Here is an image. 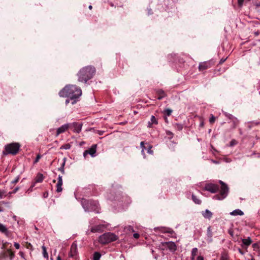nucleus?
I'll return each instance as SVG.
<instances>
[{
	"mask_svg": "<svg viewBox=\"0 0 260 260\" xmlns=\"http://www.w3.org/2000/svg\"><path fill=\"white\" fill-rule=\"evenodd\" d=\"M59 94L60 96L70 98L73 105L81 95L82 91L80 88L76 85H67L59 92Z\"/></svg>",
	"mask_w": 260,
	"mask_h": 260,
	"instance_id": "nucleus-1",
	"label": "nucleus"
},
{
	"mask_svg": "<svg viewBox=\"0 0 260 260\" xmlns=\"http://www.w3.org/2000/svg\"><path fill=\"white\" fill-rule=\"evenodd\" d=\"M95 72L93 67L87 66L81 69L78 73V81L84 83L91 79Z\"/></svg>",
	"mask_w": 260,
	"mask_h": 260,
	"instance_id": "nucleus-2",
	"label": "nucleus"
},
{
	"mask_svg": "<svg viewBox=\"0 0 260 260\" xmlns=\"http://www.w3.org/2000/svg\"><path fill=\"white\" fill-rule=\"evenodd\" d=\"M81 204L85 211H94L99 213V204L96 201L83 199Z\"/></svg>",
	"mask_w": 260,
	"mask_h": 260,
	"instance_id": "nucleus-3",
	"label": "nucleus"
},
{
	"mask_svg": "<svg viewBox=\"0 0 260 260\" xmlns=\"http://www.w3.org/2000/svg\"><path fill=\"white\" fill-rule=\"evenodd\" d=\"M20 147V145L18 143H12L5 146V151H3L4 155L9 154L15 155L16 154Z\"/></svg>",
	"mask_w": 260,
	"mask_h": 260,
	"instance_id": "nucleus-4",
	"label": "nucleus"
},
{
	"mask_svg": "<svg viewBox=\"0 0 260 260\" xmlns=\"http://www.w3.org/2000/svg\"><path fill=\"white\" fill-rule=\"evenodd\" d=\"M117 239V236L115 234L111 233H106L99 237V241L101 243L106 244L116 241Z\"/></svg>",
	"mask_w": 260,
	"mask_h": 260,
	"instance_id": "nucleus-5",
	"label": "nucleus"
},
{
	"mask_svg": "<svg viewBox=\"0 0 260 260\" xmlns=\"http://www.w3.org/2000/svg\"><path fill=\"white\" fill-rule=\"evenodd\" d=\"M219 183L221 185L220 193L214 196L213 199L214 200H222L226 197L229 192V188L228 186L221 180L219 181Z\"/></svg>",
	"mask_w": 260,
	"mask_h": 260,
	"instance_id": "nucleus-6",
	"label": "nucleus"
},
{
	"mask_svg": "<svg viewBox=\"0 0 260 260\" xmlns=\"http://www.w3.org/2000/svg\"><path fill=\"white\" fill-rule=\"evenodd\" d=\"M218 186L215 184H207L205 186V190L208 191L211 193H215L218 190Z\"/></svg>",
	"mask_w": 260,
	"mask_h": 260,
	"instance_id": "nucleus-7",
	"label": "nucleus"
},
{
	"mask_svg": "<svg viewBox=\"0 0 260 260\" xmlns=\"http://www.w3.org/2000/svg\"><path fill=\"white\" fill-rule=\"evenodd\" d=\"M78 254L77 245L75 243H73L71 247L69 256L71 257L76 258Z\"/></svg>",
	"mask_w": 260,
	"mask_h": 260,
	"instance_id": "nucleus-8",
	"label": "nucleus"
},
{
	"mask_svg": "<svg viewBox=\"0 0 260 260\" xmlns=\"http://www.w3.org/2000/svg\"><path fill=\"white\" fill-rule=\"evenodd\" d=\"M70 126V124L66 123L58 127L56 131V136L66 132L69 128Z\"/></svg>",
	"mask_w": 260,
	"mask_h": 260,
	"instance_id": "nucleus-9",
	"label": "nucleus"
},
{
	"mask_svg": "<svg viewBox=\"0 0 260 260\" xmlns=\"http://www.w3.org/2000/svg\"><path fill=\"white\" fill-rule=\"evenodd\" d=\"M96 149V145H92L88 150H86L84 152V156H85L86 154H89L92 157H94L95 156Z\"/></svg>",
	"mask_w": 260,
	"mask_h": 260,
	"instance_id": "nucleus-10",
	"label": "nucleus"
},
{
	"mask_svg": "<svg viewBox=\"0 0 260 260\" xmlns=\"http://www.w3.org/2000/svg\"><path fill=\"white\" fill-rule=\"evenodd\" d=\"M0 232L5 234L8 237L10 236L11 233L7 226L1 223H0Z\"/></svg>",
	"mask_w": 260,
	"mask_h": 260,
	"instance_id": "nucleus-11",
	"label": "nucleus"
},
{
	"mask_svg": "<svg viewBox=\"0 0 260 260\" xmlns=\"http://www.w3.org/2000/svg\"><path fill=\"white\" fill-rule=\"evenodd\" d=\"M211 67V63L210 62H203L199 64V69L200 71H203Z\"/></svg>",
	"mask_w": 260,
	"mask_h": 260,
	"instance_id": "nucleus-12",
	"label": "nucleus"
},
{
	"mask_svg": "<svg viewBox=\"0 0 260 260\" xmlns=\"http://www.w3.org/2000/svg\"><path fill=\"white\" fill-rule=\"evenodd\" d=\"M62 185V176L59 175L58 177L57 183L56 184V191L58 192H61L62 190L61 186Z\"/></svg>",
	"mask_w": 260,
	"mask_h": 260,
	"instance_id": "nucleus-13",
	"label": "nucleus"
},
{
	"mask_svg": "<svg viewBox=\"0 0 260 260\" xmlns=\"http://www.w3.org/2000/svg\"><path fill=\"white\" fill-rule=\"evenodd\" d=\"M104 228L105 226L103 224H99L94 226H91V232H101V231H102Z\"/></svg>",
	"mask_w": 260,
	"mask_h": 260,
	"instance_id": "nucleus-14",
	"label": "nucleus"
},
{
	"mask_svg": "<svg viewBox=\"0 0 260 260\" xmlns=\"http://www.w3.org/2000/svg\"><path fill=\"white\" fill-rule=\"evenodd\" d=\"M74 127L73 131L77 133H79L81 131L82 124L76 122H74L72 124Z\"/></svg>",
	"mask_w": 260,
	"mask_h": 260,
	"instance_id": "nucleus-15",
	"label": "nucleus"
},
{
	"mask_svg": "<svg viewBox=\"0 0 260 260\" xmlns=\"http://www.w3.org/2000/svg\"><path fill=\"white\" fill-rule=\"evenodd\" d=\"M224 115L229 119H231L232 120V121L233 122V124H234V127H235L236 125L238 123V119L236 117H234L232 115L229 114L228 113L225 112Z\"/></svg>",
	"mask_w": 260,
	"mask_h": 260,
	"instance_id": "nucleus-16",
	"label": "nucleus"
},
{
	"mask_svg": "<svg viewBox=\"0 0 260 260\" xmlns=\"http://www.w3.org/2000/svg\"><path fill=\"white\" fill-rule=\"evenodd\" d=\"M242 246L243 247H245V248H246L247 247L249 246L252 243V241H251L250 238H249V237H248L247 239H242Z\"/></svg>",
	"mask_w": 260,
	"mask_h": 260,
	"instance_id": "nucleus-17",
	"label": "nucleus"
},
{
	"mask_svg": "<svg viewBox=\"0 0 260 260\" xmlns=\"http://www.w3.org/2000/svg\"><path fill=\"white\" fill-rule=\"evenodd\" d=\"M158 229H159L160 232H161L162 233H170V234H172V233H174L173 231L170 228H163V227L155 228V230H158Z\"/></svg>",
	"mask_w": 260,
	"mask_h": 260,
	"instance_id": "nucleus-18",
	"label": "nucleus"
},
{
	"mask_svg": "<svg viewBox=\"0 0 260 260\" xmlns=\"http://www.w3.org/2000/svg\"><path fill=\"white\" fill-rule=\"evenodd\" d=\"M244 214V212L240 209H237L232 212H230V215L232 216H242Z\"/></svg>",
	"mask_w": 260,
	"mask_h": 260,
	"instance_id": "nucleus-19",
	"label": "nucleus"
},
{
	"mask_svg": "<svg viewBox=\"0 0 260 260\" xmlns=\"http://www.w3.org/2000/svg\"><path fill=\"white\" fill-rule=\"evenodd\" d=\"M203 216L207 219H210L212 216V213L208 209H206L204 212L202 213Z\"/></svg>",
	"mask_w": 260,
	"mask_h": 260,
	"instance_id": "nucleus-20",
	"label": "nucleus"
},
{
	"mask_svg": "<svg viewBox=\"0 0 260 260\" xmlns=\"http://www.w3.org/2000/svg\"><path fill=\"white\" fill-rule=\"evenodd\" d=\"M140 147H141V148L142 149L141 153L143 155V157L145 158L146 157V155H145V150H146V148L145 146V143H144V142L142 141V142H141V143H140Z\"/></svg>",
	"mask_w": 260,
	"mask_h": 260,
	"instance_id": "nucleus-21",
	"label": "nucleus"
},
{
	"mask_svg": "<svg viewBox=\"0 0 260 260\" xmlns=\"http://www.w3.org/2000/svg\"><path fill=\"white\" fill-rule=\"evenodd\" d=\"M140 147H141V148L142 149L141 153L143 155V157L145 158L146 157V155H145V150H146V148L145 146V143H144V142L142 141V142H141V143H140Z\"/></svg>",
	"mask_w": 260,
	"mask_h": 260,
	"instance_id": "nucleus-22",
	"label": "nucleus"
},
{
	"mask_svg": "<svg viewBox=\"0 0 260 260\" xmlns=\"http://www.w3.org/2000/svg\"><path fill=\"white\" fill-rule=\"evenodd\" d=\"M43 179V175L42 174L39 173L37 175L35 181L36 183L42 182Z\"/></svg>",
	"mask_w": 260,
	"mask_h": 260,
	"instance_id": "nucleus-23",
	"label": "nucleus"
},
{
	"mask_svg": "<svg viewBox=\"0 0 260 260\" xmlns=\"http://www.w3.org/2000/svg\"><path fill=\"white\" fill-rule=\"evenodd\" d=\"M192 200L193 201V202L196 204L200 205L201 204V200L198 198L194 194L192 195Z\"/></svg>",
	"mask_w": 260,
	"mask_h": 260,
	"instance_id": "nucleus-24",
	"label": "nucleus"
},
{
	"mask_svg": "<svg viewBox=\"0 0 260 260\" xmlns=\"http://www.w3.org/2000/svg\"><path fill=\"white\" fill-rule=\"evenodd\" d=\"M42 249L43 255L44 257L46 259H48V254L47 252L46 247L44 245H43L42 246Z\"/></svg>",
	"mask_w": 260,
	"mask_h": 260,
	"instance_id": "nucleus-25",
	"label": "nucleus"
},
{
	"mask_svg": "<svg viewBox=\"0 0 260 260\" xmlns=\"http://www.w3.org/2000/svg\"><path fill=\"white\" fill-rule=\"evenodd\" d=\"M101 254L98 252H95L93 255V260H100Z\"/></svg>",
	"mask_w": 260,
	"mask_h": 260,
	"instance_id": "nucleus-26",
	"label": "nucleus"
},
{
	"mask_svg": "<svg viewBox=\"0 0 260 260\" xmlns=\"http://www.w3.org/2000/svg\"><path fill=\"white\" fill-rule=\"evenodd\" d=\"M172 113V110L170 109H166L164 110V113L165 115L169 116H170Z\"/></svg>",
	"mask_w": 260,
	"mask_h": 260,
	"instance_id": "nucleus-27",
	"label": "nucleus"
},
{
	"mask_svg": "<svg viewBox=\"0 0 260 260\" xmlns=\"http://www.w3.org/2000/svg\"><path fill=\"white\" fill-rule=\"evenodd\" d=\"M60 148L61 149H65V150L70 149L71 148V145L69 144H66L65 145L61 146Z\"/></svg>",
	"mask_w": 260,
	"mask_h": 260,
	"instance_id": "nucleus-28",
	"label": "nucleus"
},
{
	"mask_svg": "<svg viewBox=\"0 0 260 260\" xmlns=\"http://www.w3.org/2000/svg\"><path fill=\"white\" fill-rule=\"evenodd\" d=\"M198 252V249L197 248H193L191 252V256H195L197 255V253Z\"/></svg>",
	"mask_w": 260,
	"mask_h": 260,
	"instance_id": "nucleus-29",
	"label": "nucleus"
},
{
	"mask_svg": "<svg viewBox=\"0 0 260 260\" xmlns=\"http://www.w3.org/2000/svg\"><path fill=\"white\" fill-rule=\"evenodd\" d=\"M124 230L125 231H129V232H134V230L133 228L132 227V226H131V225L126 226L124 228Z\"/></svg>",
	"mask_w": 260,
	"mask_h": 260,
	"instance_id": "nucleus-30",
	"label": "nucleus"
},
{
	"mask_svg": "<svg viewBox=\"0 0 260 260\" xmlns=\"http://www.w3.org/2000/svg\"><path fill=\"white\" fill-rule=\"evenodd\" d=\"M5 193L4 190H0V199H3L6 197Z\"/></svg>",
	"mask_w": 260,
	"mask_h": 260,
	"instance_id": "nucleus-31",
	"label": "nucleus"
},
{
	"mask_svg": "<svg viewBox=\"0 0 260 260\" xmlns=\"http://www.w3.org/2000/svg\"><path fill=\"white\" fill-rule=\"evenodd\" d=\"M237 144V141L236 140L233 139L230 142V146H231V147L234 146V145H236Z\"/></svg>",
	"mask_w": 260,
	"mask_h": 260,
	"instance_id": "nucleus-32",
	"label": "nucleus"
},
{
	"mask_svg": "<svg viewBox=\"0 0 260 260\" xmlns=\"http://www.w3.org/2000/svg\"><path fill=\"white\" fill-rule=\"evenodd\" d=\"M152 147V146L151 145H149L148 146V149H147V153L150 154H153V151L151 150Z\"/></svg>",
	"mask_w": 260,
	"mask_h": 260,
	"instance_id": "nucleus-33",
	"label": "nucleus"
},
{
	"mask_svg": "<svg viewBox=\"0 0 260 260\" xmlns=\"http://www.w3.org/2000/svg\"><path fill=\"white\" fill-rule=\"evenodd\" d=\"M151 123L156 124L157 123L155 116L153 115H152L151 117Z\"/></svg>",
	"mask_w": 260,
	"mask_h": 260,
	"instance_id": "nucleus-34",
	"label": "nucleus"
},
{
	"mask_svg": "<svg viewBox=\"0 0 260 260\" xmlns=\"http://www.w3.org/2000/svg\"><path fill=\"white\" fill-rule=\"evenodd\" d=\"M41 155L40 154H38L35 161H34V163L36 164V163L38 162L39 161V160H40V159L41 158Z\"/></svg>",
	"mask_w": 260,
	"mask_h": 260,
	"instance_id": "nucleus-35",
	"label": "nucleus"
},
{
	"mask_svg": "<svg viewBox=\"0 0 260 260\" xmlns=\"http://www.w3.org/2000/svg\"><path fill=\"white\" fill-rule=\"evenodd\" d=\"M215 120V117L212 115V116L209 119V121L211 123H213Z\"/></svg>",
	"mask_w": 260,
	"mask_h": 260,
	"instance_id": "nucleus-36",
	"label": "nucleus"
},
{
	"mask_svg": "<svg viewBox=\"0 0 260 260\" xmlns=\"http://www.w3.org/2000/svg\"><path fill=\"white\" fill-rule=\"evenodd\" d=\"M19 180V177H17L13 181H12V183L15 184L18 182Z\"/></svg>",
	"mask_w": 260,
	"mask_h": 260,
	"instance_id": "nucleus-37",
	"label": "nucleus"
},
{
	"mask_svg": "<svg viewBox=\"0 0 260 260\" xmlns=\"http://www.w3.org/2000/svg\"><path fill=\"white\" fill-rule=\"evenodd\" d=\"M14 245L16 249H18L20 248V245L18 243L15 242Z\"/></svg>",
	"mask_w": 260,
	"mask_h": 260,
	"instance_id": "nucleus-38",
	"label": "nucleus"
},
{
	"mask_svg": "<svg viewBox=\"0 0 260 260\" xmlns=\"http://www.w3.org/2000/svg\"><path fill=\"white\" fill-rule=\"evenodd\" d=\"M244 2V0H238V3L239 6H242Z\"/></svg>",
	"mask_w": 260,
	"mask_h": 260,
	"instance_id": "nucleus-39",
	"label": "nucleus"
},
{
	"mask_svg": "<svg viewBox=\"0 0 260 260\" xmlns=\"http://www.w3.org/2000/svg\"><path fill=\"white\" fill-rule=\"evenodd\" d=\"M66 158H63V161L62 162L60 167H64L65 164H66Z\"/></svg>",
	"mask_w": 260,
	"mask_h": 260,
	"instance_id": "nucleus-40",
	"label": "nucleus"
},
{
	"mask_svg": "<svg viewBox=\"0 0 260 260\" xmlns=\"http://www.w3.org/2000/svg\"><path fill=\"white\" fill-rule=\"evenodd\" d=\"M133 237L135 239H138L139 238V237H140V235L138 233H135L133 235Z\"/></svg>",
	"mask_w": 260,
	"mask_h": 260,
	"instance_id": "nucleus-41",
	"label": "nucleus"
},
{
	"mask_svg": "<svg viewBox=\"0 0 260 260\" xmlns=\"http://www.w3.org/2000/svg\"><path fill=\"white\" fill-rule=\"evenodd\" d=\"M58 170L60 171L62 173H64V167H60V168H58Z\"/></svg>",
	"mask_w": 260,
	"mask_h": 260,
	"instance_id": "nucleus-42",
	"label": "nucleus"
},
{
	"mask_svg": "<svg viewBox=\"0 0 260 260\" xmlns=\"http://www.w3.org/2000/svg\"><path fill=\"white\" fill-rule=\"evenodd\" d=\"M224 161H225L226 162H230L232 161V160L229 158H225L224 159Z\"/></svg>",
	"mask_w": 260,
	"mask_h": 260,
	"instance_id": "nucleus-43",
	"label": "nucleus"
},
{
	"mask_svg": "<svg viewBox=\"0 0 260 260\" xmlns=\"http://www.w3.org/2000/svg\"><path fill=\"white\" fill-rule=\"evenodd\" d=\"M196 260H204V258L203 256L200 255L197 257Z\"/></svg>",
	"mask_w": 260,
	"mask_h": 260,
	"instance_id": "nucleus-44",
	"label": "nucleus"
},
{
	"mask_svg": "<svg viewBox=\"0 0 260 260\" xmlns=\"http://www.w3.org/2000/svg\"><path fill=\"white\" fill-rule=\"evenodd\" d=\"M177 125L179 129L181 130L182 129V125L181 124H177Z\"/></svg>",
	"mask_w": 260,
	"mask_h": 260,
	"instance_id": "nucleus-45",
	"label": "nucleus"
},
{
	"mask_svg": "<svg viewBox=\"0 0 260 260\" xmlns=\"http://www.w3.org/2000/svg\"><path fill=\"white\" fill-rule=\"evenodd\" d=\"M19 190V187L15 188L13 191V193H15Z\"/></svg>",
	"mask_w": 260,
	"mask_h": 260,
	"instance_id": "nucleus-46",
	"label": "nucleus"
},
{
	"mask_svg": "<svg viewBox=\"0 0 260 260\" xmlns=\"http://www.w3.org/2000/svg\"><path fill=\"white\" fill-rule=\"evenodd\" d=\"M148 15H151L152 14V10L151 9H148Z\"/></svg>",
	"mask_w": 260,
	"mask_h": 260,
	"instance_id": "nucleus-47",
	"label": "nucleus"
},
{
	"mask_svg": "<svg viewBox=\"0 0 260 260\" xmlns=\"http://www.w3.org/2000/svg\"><path fill=\"white\" fill-rule=\"evenodd\" d=\"M225 60H226V59H221L220 60V63H223V62H224V61H225Z\"/></svg>",
	"mask_w": 260,
	"mask_h": 260,
	"instance_id": "nucleus-48",
	"label": "nucleus"
},
{
	"mask_svg": "<svg viewBox=\"0 0 260 260\" xmlns=\"http://www.w3.org/2000/svg\"><path fill=\"white\" fill-rule=\"evenodd\" d=\"M48 197V193L47 192H45L44 193V198H46Z\"/></svg>",
	"mask_w": 260,
	"mask_h": 260,
	"instance_id": "nucleus-49",
	"label": "nucleus"
},
{
	"mask_svg": "<svg viewBox=\"0 0 260 260\" xmlns=\"http://www.w3.org/2000/svg\"><path fill=\"white\" fill-rule=\"evenodd\" d=\"M70 99H67V100H66V104H68V103H69V102H70Z\"/></svg>",
	"mask_w": 260,
	"mask_h": 260,
	"instance_id": "nucleus-50",
	"label": "nucleus"
},
{
	"mask_svg": "<svg viewBox=\"0 0 260 260\" xmlns=\"http://www.w3.org/2000/svg\"><path fill=\"white\" fill-rule=\"evenodd\" d=\"M194 258H195V256H191V257H190L191 260H194Z\"/></svg>",
	"mask_w": 260,
	"mask_h": 260,
	"instance_id": "nucleus-51",
	"label": "nucleus"
},
{
	"mask_svg": "<svg viewBox=\"0 0 260 260\" xmlns=\"http://www.w3.org/2000/svg\"><path fill=\"white\" fill-rule=\"evenodd\" d=\"M93 224V220L90 221V225L91 226Z\"/></svg>",
	"mask_w": 260,
	"mask_h": 260,
	"instance_id": "nucleus-52",
	"label": "nucleus"
},
{
	"mask_svg": "<svg viewBox=\"0 0 260 260\" xmlns=\"http://www.w3.org/2000/svg\"><path fill=\"white\" fill-rule=\"evenodd\" d=\"M56 260H61V257L59 256H58Z\"/></svg>",
	"mask_w": 260,
	"mask_h": 260,
	"instance_id": "nucleus-53",
	"label": "nucleus"
},
{
	"mask_svg": "<svg viewBox=\"0 0 260 260\" xmlns=\"http://www.w3.org/2000/svg\"><path fill=\"white\" fill-rule=\"evenodd\" d=\"M213 162L215 164H218V162L215 160H213Z\"/></svg>",
	"mask_w": 260,
	"mask_h": 260,
	"instance_id": "nucleus-54",
	"label": "nucleus"
},
{
	"mask_svg": "<svg viewBox=\"0 0 260 260\" xmlns=\"http://www.w3.org/2000/svg\"><path fill=\"white\" fill-rule=\"evenodd\" d=\"M89 9H92V6H91V5H90V6H89Z\"/></svg>",
	"mask_w": 260,
	"mask_h": 260,
	"instance_id": "nucleus-55",
	"label": "nucleus"
},
{
	"mask_svg": "<svg viewBox=\"0 0 260 260\" xmlns=\"http://www.w3.org/2000/svg\"><path fill=\"white\" fill-rule=\"evenodd\" d=\"M239 252H240L241 254H243V253L242 252V251H241V250H240V249H239Z\"/></svg>",
	"mask_w": 260,
	"mask_h": 260,
	"instance_id": "nucleus-56",
	"label": "nucleus"
},
{
	"mask_svg": "<svg viewBox=\"0 0 260 260\" xmlns=\"http://www.w3.org/2000/svg\"><path fill=\"white\" fill-rule=\"evenodd\" d=\"M12 193H13V191H12V192H10L9 193V194H12Z\"/></svg>",
	"mask_w": 260,
	"mask_h": 260,
	"instance_id": "nucleus-57",
	"label": "nucleus"
},
{
	"mask_svg": "<svg viewBox=\"0 0 260 260\" xmlns=\"http://www.w3.org/2000/svg\"><path fill=\"white\" fill-rule=\"evenodd\" d=\"M162 96L159 97V98H158V99H159V100H160V99H162Z\"/></svg>",
	"mask_w": 260,
	"mask_h": 260,
	"instance_id": "nucleus-58",
	"label": "nucleus"
},
{
	"mask_svg": "<svg viewBox=\"0 0 260 260\" xmlns=\"http://www.w3.org/2000/svg\"><path fill=\"white\" fill-rule=\"evenodd\" d=\"M258 123H259V122H256V123H255V124H258Z\"/></svg>",
	"mask_w": 260,
	"mask_h": 260,
	"instance_id": "nucleus-59",
	"label": "nucleus"
},
{
	"mask_svg": "<svg viewBox=\"0 0 260 260\" xmlns=\"http://www.w3.org/2000/svg\"><path fill=\"white\" fill-rule=\"evenodd\" d=\"M3 203L4 204H6L7 203L5 202H3Z\"/></svg>",
	"mask_w": 260,
	"mask_h": 260,
	"instance_id": "nucleus-60",
	"label": "nucleus"
},
{
	"mask_svg": "<svg viewBox=\"0 0 260 260\" xmlns=\"http://www.w3.org/2000/svg\"><path fill=\"white\" fill-rule=\"evenodd\" d=\"M259 94H260V92H259Z\"/></svg>",
	"mask_w": 260,
	"mask_h": 260,
	"instance_id": "nucleus-61",
	"label": "nucleus"
}]
</instances>
